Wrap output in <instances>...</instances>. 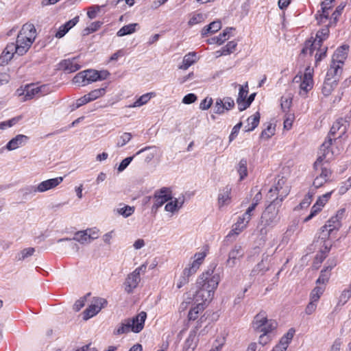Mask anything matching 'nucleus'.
<instances>
[{"instance_id": "1", "label": "nucleus", "mask_w": 351, "mask_h": 351, "mask_svg": "<svg viewBox=\"0 0 351 351\" xmlns=\"http://www.w3.org/2000/svg\"><path fill=\"white\" fill-rule=\"evenodd\" d=\"M350 125L349 121L346 119H338L332 125L328 138L320 146L322 154L318 156L313 164V168L317 171L313 186L315 189L322 186L326 182L330 180L332 171L327 165L333 155L332 152L329 149L332 142L342 138L346 133Z\"/></svg>"}, {"instance_id": "2", "label": "nucleus", "mask_w": 351, "mask_h": 351, "mask_svg": "<svg viewBox=\"0 0 351 351\" xmlns=\"http://www.w3.org/2000/svg\"><path fill=\"white\" fill-rule=\"evenodd\" d=\"M219 281V274L215 273L213 269H209L199 276L196 282L197 290L193 298L196 305L191 308L188 313L189 321H195L204 311L206 303L213 299Z\"/></svg>"}, {"instance_id": "3", "label": "nucleus", "mask_w": 351, "mask_h": 351, "mask_svg": "<svg viewBox=\"0 0 351 351\" xmlns=\"http://www.w3.org/2000/svg\"><path fill=\"white\" fill-rule=\"evenodd\" d=\"M345 208H341L337 212L335 216L332 217L327 223L321 228V232L317 243H319L324 247V249H321L319 253L316 255V259L322 263L327 256L331 247L330 243H327V240L333 237L341 226V220L345 216Z\"/></svg>"}, {"instance_id": "4", "label": "nucleus", "mask_w": 351, "mask_h": 351, "mask_svg": "<svg viewBox=\"0 0 351 351\" xmlns=\"http://www.w3.org/2000/svg\"><path fill=\"white\" fill-rule=\"evenodd\" d=\"M281 205L278 200L271 201L262 213L257 229L259 234L265 239L268 232L280 221L279 210Z\"/></svg>"}, {"instance_id": "5", "label": "nucleus", "mask_w": 351, "mask_h": 351, "mask_svg": "<svg viewBox=\"0 0 351 351\" xmlns=\"http://www.w3.org/2000/svg\"><path fill=\"white\" fill-rule=\"evenodd\" d=\"M289 186L286 185L285 179L282 178L270 189L267 197L270 202L278 200L279 204L282 205V202L289 195Z\"/></svg>"}, {"instance_id": "6", "label": "nucleus", "mask_w": 351, "mask_h": 351, "mask_svg": "<svg viewBox=\"0 0 351 351\" xmlns=\"http://www.w3.org/2000/svg\"><path fill=\"white\" fill-rule=\"evenodd\" d=\"M329 35V29L328 27L323 28L319 30L315 36V38L312 41L311 40H306L304 46L302 49L301 54H309L312 55L315 49L317 47H322V43L325 40Z\"/></svg>"}, {"instance_id": "7", "label": "nucleus", "mask_w": 351, "mask_h": 351, "mask_svg": "<svg viewBox=\"0 0 351 351\" xmlns=\"http://www.w3.org/2000/svg\"><path fill=\"white\" fill-rule=\"evenodd\" d=\"M88 231L90 232V230H87L86 231H79L76 232L74 237L72 239L70 238H63L58 240V243L67 241L69 243V247L74 248H78L76 243H74L73 241H76L82 244L86 243H90L92 240L97 239V237H93L90 235V233L88 234Z\"/></svg>"}, {"instance_id": "8", "label": "nucleus", "mask_w": 351, "mask_h": 351, "mask_svg": "<svg viewBox=\"0 0 351 351\" xmlns=\"http://www.w3.org/2000/svg\"><path fill=\"white\" fill-rule=\"evenodd\" d=\"M107 305V300L101 298H95L91 304L83 312L84 319L88 320L97 315Z\"/></svg>"}, {"instance_id": "9", "label": "nucleus", "mask_w": 351, "mask_h": 351, "mask_svg": "<svg viewBox=\"0 0 351 351\" xmlns=\"http://www.w3.org/2000/svg\"><path fill=\"white\" fill-rule=\"evenodd\" d=\"M206 319L204 316H202L197 321V326L195 328L191 330L189 335V337L186 339L183 348V351H194L197 347L198 342V337L197 336V330L199 327L201 326V324Z\"/></svg>"}, {"instance_id": "10", "label": "nucleus", "mask_w": 351, "mask_h": 351, "mask_svg": "<svg viewBox=\"0 0 351 351\" xmlns=\"http://www.w3.org/2000/svg\"><path fill=\"white\" fill-rule=\"evenodd\" d=\"M205 257V252L195 253L193 256L194 260L184 268L182 274L189 278L191 276L197 272Z\"/></svg>"}, {"instance_id": "11", "label": "nucleus", "mask_w": 351, "mask_h": 351, "mask_svg": "<svg viewBox=\"0 0 351 351\" xmlns=\"http://www.w3.org/2000/svg\"><path fill=\"white\" fill-rule=\"evenodd\" d=\"M47 87L46 85L38 86L34 84L27 85L23 90V95L26 100L31 99L35 96L40 97L47 93Z\"/></svg>"}, {"instance_id": "12", "label": "nucleus", "mask_w": 351, "mask_h": 351, "mask_svg": "<svg viewBox=\"0 0 351 351\" xmlns=\"http://www.w3.org/2000/svg\"><path fill=\"white\" fill-rule=\"evenodd\" d=\"M63 181L62 177H57L41 182L38 186H32L34 193H43L52 189L59 185Z\"/></svg>"}, {"instance_id": "13", "label": "nucleus", "mask_w": 351, "mask_h": 351, "mask_svg": "<svg viewBox=\"0 0 351 351\" xmlns=\"http://www.w3.org/2000/svg\"><path fill=\"white\" fill-rule=\"evenodd\" d=\"M19 38H25L28 45H32L36 37V30L32 23H25L18 34Z\"/></svg>"}, {"instance_id": "14", "label": "nucleus", "mask_w": 351, "mask_h": 351, "mask_svg": "<svg viewBox=\"0 0 351 351\" xmlns=\"http://www.w3.org/2000/svg\"><path fill=\"white\" fill-rule=\"evenodd\" d=\"M84 72L87 84L94 82L106 80L110 75V73L106 70L98 71L97 70L88 69L84 71Z\"/></svg>"}, {"instance_id": "15", "label": "nucleus", "mask_w": 351, "mask_h": 351, "mask_svg": "<svg viewBox=\"0 0 351 351\" xmlns=\"http://www.w3.org/2000/svg\"><path fill=\"white\" fill-rule=\"evenodd\" d=\"M169 189L166 187H163L160 191H156L154 194L155 202L152 206V209L156 210L165 202L171 199L172 197L169 193Z\"/></svg>"}, {"instance_id": "16", "label": "nucleus", "mask_w": 351, "mask_h": 351, "mask_svg": "<svg viewBox=\"0 0 351 351\" xmlns=\"http://www.w3.org/2000/svg\"><path fill=\"white\" fill-rule=\"evenodd\" d=\"M146 318L147 313L144 311H141L135 317L129 319L132 327V332L135 333L140 332L143 329Z\"/></svg>"}, {"instance_id": "17", "label": "nucleus", "mask_w": 351, "mask_h": 351, "mask_svg": "<svg viewBox=\"0 0 351 351\" xmlns=\"http://www.w3.org/2000/svg\"><path fill=\"white\" fill-rule=\"evenodd\" d=\"M140 282L141 276L138 275L137 272L132 271L125 278L124 282L125 291L128 293H132L134 289L138 287Z\"/></svg>"}, {"instance_id": "18", "label": "nucleus", "mask_w": 351, "mask_h": 351, "mask_svg": "<svg viewBox=\"0 0 351 351\" xmlns=\"http://www.w3.org/2000/svg\"><path fill=\"white\" fill-rule=\"evenodd\" d=\"M348 48V45L338 47L332 55L331 62L341 66L347 58Z\"/></svg>"}, {"instance_id": "19", "label": "nucleus", "mask_w": 351, "mask_h": 351, "mask_svg": "<svg viewBox=\"0 0 351 351\" xmlns=\"http://www.w3.org/2000/svg\"><path fill=\"white\" fill-rule=\"evenodd\" d=\"M310 69L307 68L306 72L303 76V80L300 85V94L302 96H305L306 93L313 88V77L310 71Z\"/></svg>"}, {"instance_id": "20", "label": "nucleus", "mask_w": 351, "mask_h": 351, "mask_svg": "<svg viewBox=\"0 0 351 351\" xmlns=\"http://www.w3.org/2000/svg\"><path fill=\"white\" fill-rule=\"evenodd\" d=\"M337 265L335 260L330 261L328 266H326L321 271L319 278L316 280L317 285H326L330 277V271Z\"/></svg>"}, {"instance_id": "21", "label": "nucleus", "mask_w": 351, "mask_h": 351, "mask_svg": "<svg viewBox=\"0 0 351 351\" xmlns=\"http://www.w3.org/2000/svg\"><path fill=\"white\" fill-rule=\"evenodd\" d=\"M267 315L265 311H261L256 314L252 323V328L257 332H261L267 322Z\"/></svg>"}, {"instance_id": "22", "label": "nucleus", "mask_w": 351, "mask_h": 351, "mask_svg": "<svg viewBox=\"0 0 351 351\" xmlns=\"http://www.w3.org/2000/svg\"><path fill=\"white\" fill-rule=\"evenodd\" d=\"M244 254L243 250L240 245H235L229 252L228 258L226 264L229 267H234L236 265L237 260L243 257Z\"/></svg>"}, {"instance_id": "23", "label": "nucleus", "mask_w": 351, "mask_h": 351, "mask_svg": "<svg viewBox=\"0 0 351 351\" xmlns=\"http://www.w3.org/2000/svg\"><path fill=\"white\" fill-rule=\"evenodd\" d=\"M28 140V136L23 134H18L7 143L5 148L9 151L14 150L24 145Z\"/></svg>"}, {"instance_id": "24", "label": "nucleus", "mask_w": 351, "mask_h": 351, "mask_svg": "<svg viewBox=\"0 0 351 351\" xmlns=\"http://www.w3.org/2000/svg\"><path fill=\"white\" fill-rule=\"evenodd\" d=\"M79 22V16H77L73 19L69 20L64 25H61L56 34V37L58 38H62L73 27Z\"/></svg>"}, {"instance_id": "25", "label": "nucleus", "mask_w": 351, "mask_h": 351, "mask_svg": "<svg viewBox=\"0 0 351 351\" xmlns=\"http://www.w3.org/2000/svg\"><path fill=\"white\" fill-rule=\"evenodd\" d=\"M14 53H16L14 43H12L8 44L0 56V62L1 64H7L12 58Z\"/></svg>"}, {"instance_id": "26", "label": "nucleus", "mask_w": 351, "mask_h": 351, "mask_svg": "<svg viewBox=\"0 0 351 351\" xmlns=\"http://www.w3.org/2000/svg\"><path fill=\"white\" fill-rule=\"evenodd\" d=\"M61 68L67 73H73L80 69V65L77 64L76 59L64 60L60 62Z\"/></svg>"}, {"instance_id": "27", "label": "nucleus", "mask_w": 351, "mask_h": 351, "mask_svg": "<svg viewBox=\"0 0 351 351\" xmlns=\"http://www.w3.org/2000/svg\"><path fill=\"white\" fill-rule=\"evenodd\" d=\"M231 188L229 186H226L219 193L218 196V204L219 207L228 205L230 202L231 197Z\"/></svg>"}, {"instance_id": "28", "label": "nucleus", "mask_w": 351, "mask_h": 351, "mask_svg": "<svg viewBox=\"0 0 351 351\" xmlns=\"http://www.w3.org/2000/svg\"><path fill=\"white\" fill-rule=\"evenodd\" d=\"M341 71V65L331 62L330 69L327 71L326 78H330L331 80L332 79L335 80L336 82L338 83Z\"/></svg>"}, {"instance_id": "29", "label": "nucleus", "mask_w": 351, "mask_h": 351, "mask_svg": "<svg viewBox=\"0 0 351 351\" xmlns=\"http://www.w3.org/2000/svg\"><path fill=\"white\" fill-rule=\"evenodd\" d=\"M221 28V23L219 21H215L205 26L202 32L203 37L207 36L209 34L215 33Z\"/></svg>"}, {"instance_id": "30", "label": "nucleus", "mask_w": 351, "mask_h": 351, "mask_svg": "<svg viewBox=\"0 0 351 351\" xmlns=\"http://www.w3.org/2000/svg\"><path fill=\"white\" fill-rule=\"evenodd\" d=\"M337 84L335 80H330V78H325V80L324 82V84L322 88V94L327 97L330 95L333 90L336 88L337 86Z\"/></svg>"}, {"instance_id": "31", "label": "nucleus", "mask_w": 351, "mask_h": 351, "mask_svg": "<svg viewBox=\"0 0 351 351\" xmlns=\"http://www.w3.org/2000/svg\"><path fill=\"white\" fill-rule=\"evenodd\" d=\"M14 45L16 46V53L19 56L24 55L32 46V45H27V41H26L25 38L21 39V38H19V36H17L16 41V43H14Z\"/></svg>"}, {"instance_id": "32", "label": "nucleus", "mask_w": 351, "mask_h": 351, "mask_svg": "<svg viewBox=\"0 0 351 351\" xmlns=\"http://www.w3.org/2000/svg\"><path fill=\"white\" fill-rule=\"evenodd\" d=\"M260 121V114L256 112L252 116L250 117L247 120V125L245 126V132L253 131L258 125Z\"/></svg>"}, {"instance_id": "33", "label": "nucleus", "mask_w": 351, "mask_h": 351, "mask_svg": "<svg viewBox=\"0 0 351 351\" xmlns=\"http://www.w3.org/2000/svg\"><path fill=\"white\" fill-rule=\"evenodd\" d=\"M196 53L190 52L184 56L182 64L179 66L180 69L186 70L196 61Z\"/></svg>"}, {"instance_id": "34", "label": "nucleus", "mask_w": 351, "mask_h": 351, "mask_svg": "<svg viewBox=\"0 0 351 351\" xmlns=\"http://www.w3.org/2000/svg\"><path fill=\"white\" fill-rule=\"evenodd\" d=\"M130 331H132V327L129 319H127L117 326V328L114 331V334L120 335L122 334L128 333Z\"/></svg>"}, {"instance_id": "35", "label": "nucleus", "mask_w": 351, "mask_h": 351, "mask_svg": "<svg viewBox=\"0 0 351 351\" xmlns=\"http://www.w3.org/2000/svg\"><path fill=\"white\" fill-rule=\"evenodd\" d=\"M152 95H154L153 93H149L141 95L132 104L130 105L129 108H136L142 106L143 105L147 104L150 100Z\"/></svg>"}, {"instance_id": "36", "label": "nucleus", "mask_w": 351, "mask_h": 351, "mask_svg": "<svg viewBox=\"0 0 351 351\" xmlns=\"http://www.w3.org/2000/svg\"><path fill=\"white\" fill-rule=\"evenodd\" d=\"M237 46V43L235 41H230L224 46L221 51H217L218 53L217 56H226L232 53Z\"/></svg>"}, {"instance_id": "37", "label": "nucleus", "mask_w": 351, "mask_h": 351, "mask_svg": "<svg viewBox=\"0 0 351 351\" xmlns=\"http://www.w3.org/2000/svg\"><path fill=\"white\" fill-rule=\"evenodd\" d=\"M184 203V199L182 201H179L178 199H175L173 201H171L165 205V209L167 212L173 213L178 209L182 206Z\"/></svg>"}, {"instance_id": "38", "label": "nucleus", "mask_w": 351, "mask_h": 351, "mask_svg": "<svg viewBox=\"0 0 351 351\" xmlns=\"http://www.w3.org/2000/svg\"><path fill=\"white\" fill-rule=\"evenodd\" d=\"M324 291V286H316L310 294V300L317 302Z\"/></svg>"}, {"instance_id": "39", "label": "nucleus", "mask_w": 351, "mask_h": 351, "mask_svg": "<svg viewBox=\"0 0 351 351\" xmlns=\"http://www.w3.org/2000/svg\"><path fill=\"white\" fill-rule=\"evenodd\" d=\"M137 23H131L121 27L117 32L118 36H123L125 35L131 34L136 31Z\"/></svg>"}, {"instance_id": "40", "label": "nucleus", "mask_w": 351, "mask_h": 351, "mask_svg": "<svg viewBox=\"0 0 351 351\" xmlns=\"http://www.w3.org/2000/svg\"><path fill=\"white\" fill-rule=\"evenodd\" d=\"M237 171L240 176V180L244 179L245 177L247 175V160L241 159L239 163Z\"/></svg>"}, {"instance_id": "41", "label": "nucleus", "mask_w": 351, "mask_h": 351, "mask_svg": "<svg viewBox=\"0 0 351 351\" xmlns=\"http://www.w3.org/2000/svg\"><path fill=\"white\" fill-rule=\"evenodd\" d=\"M35 252V249L34 247H27L21 250L16 256V259L18 261H23L27 258L32 256Z\"/></svg>"}, {"instance_id": "42", "label": "nucleus", "mask_w": 351, "mask_h": 351, "mask_svg": "<svg viewBox=\"0 0 351 351\" xmlns=\"http://www.w3.org/2000/svg\"><path fill=\"white\" fill-rule=\"evenodd\" d=\"M278 326L277 322L274 319H268L261 332L264 334L269 335Z\"/></svg>"}, {"instance_id": "43", "label": "nucleus", "mask_w": 351, "mask_h": 351, "mask_svg": "<svg viewBox=\"0 0 351 351\" xmlns=\"http://www.w3.org/2000/svg\"><path fill=\"white\" fill-rule=\"evenodd\" d=\"M106 93V87L105 88H100L98 89L93 90L90 91L89 93L86 94L90 99V101H94L97 99V98L103 96Z\"/></svg>"}, {"instance_id": "44", "label": "nucleus", "mask_w": 351, "mask_h": 351, "mask_svg": "<svg viewBox=\"0 0 351 351\" xmlns=\"http://www.w3.org/2000/svg\"><path fill=\"white\" fill-rule=\"evenodd\" d=\"M275 134V127L271 123H269L265 129H264L261 134V138L269 139Z\"/></svg>"}, {"instance_id": "45", "label": "nucleus", "mask_w": 351, "mask_h": 351, "mask_svg": "<svg viewBox=\"0 0 351 351\" xmlns=\"http://www.w3.org/2000/svg\"><path fill=\"white\" fill-rule=\"evenodd\" d=\"M206 15L202 13L194 14L188 22L189 25L193 26L194 25L200 23L204 21Z\"/></svg>"}, {"instance_id": "46", "label": "nucleus", "mask_w": 351, "mask_h": 351, "mask_svg": "<svg viewBox=\"0 0 351 351\" xmlns=\"http://www.w3.org/2000/svg\"><path fill=\"white\" fill-rule=\"evenodd\" d=\"M117 212L123 216L124 217H128L132 215L134 212V207L130 206H125L122 208H117Z\"/></svg>"}, {"instance_id": "47", "label": "nucleus", "mask_w": 351, "mask_h": 351, "mask_svg": "<svg viewBox=\"0 0 351 351\" xmlns=\"http://www.w3.org/2000/svg\"><path fill=\"white\" fill-rule=\"evenodd\" d=\"M132 138V135L130 132L123 133L117 143V147H121L126 145Z\"/></svg>"}, {"instance_id": "48", "label": "nucleus", "mask_w": 351, "mask_h": 351, "mask_svg": "<svg viewBox=\"0 0 351 351\" xmlns=\"http://www.w3.org/2000/svg\"><path fill=\"white\" fill-rule=\"evenodd\" d=\"M280 101L282 110L284 112L288 111L292 104V97L291 96H282Z\"/></svg>"}, {"instance_id": "49", "label": "nucleus", "mask_w": 351, "mask_h": 351, "mask_svg": "<svg viewBox=\"0 0 351 351\" xmlns=\"http://www.w3.org/2000/svg\"><path fill=\"white\" fill-rule=\"evenodd\" d=\"M234 29L232 27H228L226 29H224L221 34L217 36L218 38L219 45H222L225 42V40L229 38V34H230L231 31Z\"/></svg>"}, {"instance_id": "50", "label": "nucleus", "mask_w": 351, "mask_h": 351, "mask_svg": "<svg viewBox=\"0 0 351 351\" xmlns=\"http://www.w3.org/2000/svg\"><path fill=\"white\" fill-rule=\"evenodd\" d=\"M328 47H325L323 49L321 47H317L315 49V50H317V52L315 55V63L317 64L319 62H320L323 58H324L326 56V52H327Z\"/></svg>"}, {"instance_id": "51", "label": "nucleus", "mask_w": 351, "mask_h": 351, "mask_svg": "<svg viewBox=\"0 0 351 351\" xmlns=\"http://www.w3.org/2000/svg\"><path fill=\"white\" fill-rule=\"evenodd\" d=\"M351 297V289H347L342 291L339 300V304L344 305Z\"/></svg>"}, {"instance_id": "52", "label": "nucleus", "mask_w": 351, "mask_h": 351, "mask_svg": "<svg viewBox=\"0 0 351 351\" xmlns=\"http://www.w3.org/2000/svg\"><path fill=\"white\" fill-rule=\"evenodd\" d=\"M248 93V86L247 84L245 86H239V91L237 101H244L246 100V97Z\"/></svg>"}, {"instance_id": "53", "label": "nucleus", "mask_w": 351, "mask_h": 351, "mask_svg": "<svg viewBox=\"0 0 351 351\" xmlns=\"http://www.w3.org/2000/svg\"><path fill=\"white\" fill-rule=\"evenodd\" d=\"M325 205V202L322 199L319 198L316 203L313 205L311 208V213L314 216L321 210L322 208Z\"/></svg>"}, {"instance_id": "54", "label": "nucleus", "mask_w": 351, "mask_h": 351, "mask_svg": "<svg viewBox=\"0 0 351 351\" xmlns=\"http://www.w3.org/2000/svg\"><path fill=\"white\" fill-rule=\"evenodd\" d=\"M86 77L84 76V72L81 71L78 73L73 79V82L75 84H82V86L87 85L85 80Z\"/></svg>"}, {"instance_id": "55", "label": "nucleus", "mask_w": 351, "mask_h": 351, "mask_svg": "<svg viewBox=\"0 0 351 351\" xmlns=\"http://www.w3.org/2000/svg\"><path fill=\"white\" fill-rule=\"evenodd\" d=\"M19 117H14L8 121H3L0 123V130H5L7 128H10L14 124H16L19 120Z\"/></svg>"}, {"instance_id": "56", "label": "nucleus", "mask_w": 351, "mask_h": 351, "mask_svg": "<svg viewBox=\"0 0 351 351\" xmlns=\"http://www.w3.org/2000/svg\"><path fill=\"white\" fill-rule=\"evenodd\" d=\"M346 6V3H341L340 5H339L336 10L334 11V12L332 14L334 23H336L338 21L339 16L341 14L343 10L344 9Z\"/></svg>"}, {"instance_id": "57", "label": "nucleus", "mask_w": 351, "mask_h": 351, "mask_svg": "<svg viewBox=\"0 0 351 351\" xmlns=\"http://www.w3.org/2000/svg\"><path fill=\"white\" fill-rule=\"evenodd\" d=\"M223 101L221 99H217L214 108V112L216 114H223L224 112Z\"/></svg>"}, {"instance_id": "58", "label": "nucleus", "mask_w": 351, "mask_h": 351, "mask_svg": "<svg viewBox=\"0 0 351 351\" xmlns=\"http://www.w3.org/2000/svg\"><path fill=\"white\" fill-rule=\"evenodd\" d=\"M101 7L99 5H93L88 8L87 15L89 19H93L97 16V13L100 11Z\"/></svg>"}, {"instance_id": "59", "label": "nucleus", "mask_w": 351, "mask_h": 351, "mask_svg": "<svg viewBox=\"0 0 351 351\" xmlns=\"http://www.w3.org/2000/svg\"><path fill=\"white\" fill-rule=\"evenodd\" d=\"M242 125H243L242 122H239L233 127L232 132L229 136L230 142L232 141L234 139V138L237 136Z\"/></svg>"}, {"instance_id": "60", "label": "nucleus", "mask_w": 351, "mask_h": 351, "mask_svg": "<svg viewBox=\"0 0 351 351\" xmlns=\"http://www.w3.org/2000/svg\"><path fill=\"white\" fill-rule=\"evenodd\" d=\"M133 158H134V156H130V157H128V158H125V159H123L118 167V171H119V172L123 171L130 165V163L132 161Z\"/></svg>"}, {"instance_id": "61", "label": "nucleus", "mask_w": 351, "mask_h": 351, "mask_svg": "<svg viewBox=\"0 0 351 351\" xmlns=\"http://www.w3.org/2000/svg\"><path fill=\"white\" fill-rule=\"evenodd\" d=\"M197 99V97L195 94L189 93L183 97L182 102L185 104H191L194 103Z\"/></svg>"}, {"instance_id": "62", "label": "nucleus", "mask_w": 351, "mask_h": 351, "mask_svg": "<svg viewBox=\"0 0 351 351\" xmlns=\"http://www.w3.org/2000/svg\"><path fill=\"white\" fill-rule=\"evenodd\" d=\"M250 220L251 219H249L248 216H245V215L243 214L242 216L239 217L237 222V226H239L241 225L243 228H246Z\"/></svg>"}, {"instance_id": "63", "label": "nucleus", "mask_w": 351, "mask_h": 351, "mask_svg": "<svg viewBox=\"0 0 351 351\" xmlns=\"http://www.w3.org/2000/svg\"><path fill=\"white\" fill-rule=\"evenodd\" d=\"M213 104V99L212 98L206 97L204 100L202 101V102L199 104V108L202 110H208L210 108L211 105Z\"/></svg>"}, {"instance_id": "64", "label": "nucleus", "mask_w": 351, "mask_h": 351, "mask_svg": "<svg viewBox=\"0 0 351 351\" xmlns=\"http://www.w3.org/2000/svg\"><path fill=\"white\" fill-rule=\"evenodd\" d=\"M311 200H312V195H310V193H308V195H306L304 197L303 200L299 204L300 208L301 209L307 208L310 205Z\"/></svg>"}]
</instances>
